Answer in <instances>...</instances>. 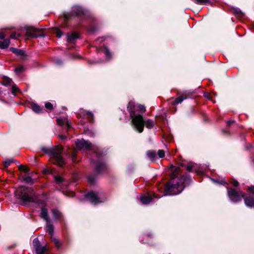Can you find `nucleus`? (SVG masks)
I'll use <instances>...</instances> for the list:
<instances>
[{
	"label": "nucleus",
	"instance_id": "7",
	"mask_svg": "<svg viewBox=\"0 0 254 254\" xmlns=\"http://www.w3.org/2000/svg\"><path fill=\"white\" fill-rule=\"evenodd\" d=\"M76 147L78 149L90 150L91 149L92 145L89 142L84 139H77L75 141Z\"/></svg>",
	"mask_w": 254,
	"mask_h": 254
},
{
	"label": "nucleus",
	"instance_id": "44",
	"mask_svg": "<svg viewBox=\"0 0 254 254\" xmlns=\"http://www.w3.org/2000/svg\"><path fill=\"white\" fill-rule=\"evenodd\" d=\"M187 170H188L189 171H190L192 169V166L191 165H188L187 166Z\"/></svg>",
	"mask_w": 254,
	"mask_h": 254
},
{
	"label": "nucleus",
	"instance_id": "13",
	"mask_svg": "<svg viewBox=\"0 0 254 254\" xmlns=\"http://www.w3.org/2000/svg\"><path fill=\"white\" fill-rule=\"evenodd\" d=\"M245 204L249 207L254 206V197L249 196L245 198Z\"/></svg>",
	"mask_w": 254,
	"mask_h": 254
},
{
	"label": "nucleus",
	"instance_id": "36",
	"mask_svg": "<svg viewBox=\"0 0 254 254\" xmlns=\"http://www.w3.org/2000/svg\"><path fill=\"white\" fill-rule=\"evenodd\" d=\"M56 35L58 38H60L63 35V33L59 29H57L56 31Z\"/></svg>",
	"mask_w": 254,
	"mask_h": 254
},
{
	"label": "nucleus",
	"instance_id": "17",
	"mask_svg": "<svg viewBox=\"0 0 254 254\" xmlns=\"http://www.w3.org/2000/svg\"><path fill=\"white\" fill-rule=\"evenodd\" d=\"M52 211L53 217L55 219H58L62 217V214L59 210L57 209H53Z\"/></svg>",
	"mask_w": 254,
	"mask_h": 254
},
{
	"label": "nucleus",
	"instance_id": "33",
	"mask_svg": "<svg viewBox=\"0 0 254 254\" xmlns=\"http://www.w3.org/2000/svg\"><path fill=\"white\" fill-rule=\"evenodd\" d=\"M45 107L46 108H47V109H49V110H52L53 109V105L50 103V102H47L45 104Z\"/></svg>",
	"mask_w": 254,
	"mask_h": 254
},
{
	"label": "nucleus",
	"instance_id": "1",
	"mask_svg": "<svg viewBox=\"0 0 254 254\" xmlns=\"http://www.w3.org/2000/svg\"><path fill=\"white\" fill-rule=\"evenodd\" d=\"M179 168L178 167H172V180L165 185L164 194L162 195H155L154 193L143 194L140 197L141 202L143 204H147L151 201L153 198H160L166 194L175 195L180 193L183 190L186 183L189 181V178L184 176L178 178L177 177L179 173Z\"/></svg>",
	"mask_w": 254,
	"mask_h": 254
},
{
	"label": "nucleus",
	"instance_id": "26",
	"mask_svg": "<svg viewBox=\"0 0 254 254\" xmlns=\"http://www.w3.org/2000/svg\"><path fill=\"white\" fill-rule=\"evenodd\" d=\"M136 109L140 112H145V107L141 105H138L136 106Z\"/></svg>",
	"mask_w": 254,
	"mask_h": 254
},
{
	"label": "nucleus",
	"instance_id": "37",
	"mask_svg": "<svg viewBox=\"0 0 254 254\" xmlns=\"http://www.w3.org/2000/svg\"><path fill=\"white\" fill-rule=\"evenodd\" d=\"M66 195L69 197H73L75 195V193L73 191H69L67 192V193H66Z\"/></svg>",
	"mask_w": 254,
	"mask_h": 254
},
{
	"label": "nucleus",
	"instance_id": "6",
	"mask_svg": "<svg viewBox=\"0 0 254 254\" xmlns=\"http://www.w3.org/2000/svg\"><path fill=\"white\" fill-rule=\"evenodd\" d=\"M41 217L47 222L46 228L49 234L52 235L53 234V226L51 224L48 216V210L45 208H42L41 212Z\"/></svg>",
	"mask_w": 254,
	"mask_h": 254
},
{
	"label": "nucleus",
	"instance_id": "32",
	"mask_svg": "<svg viewBox=\"0 0 254 254\" xmlns=\"http://www.w3.org/2000/svg\"><path fill=\"white\" fill-rule=\"evenodd\" d=\"M55 181L57 183H62L63 182L64 180H63V178L60 176H56L55 177Z\"/></svg>",
	"mask_w": 254,
	"mask_h": 254
},
{
	"label": "nucleus",
	"instance_id": "35",
	"mask_svg": "<svg viewBox=\"0 0 254 254\" xmlns=\"http://www.w3.org/2000/svg\"><path fill=\"white\" fill-rule=\"evenodd\" d=\"M88 181L91 184H93L95 182V178L92 176H89L88 177Z\"/></svg>",
	"mask_w": 254,
	"mask_h": 254
},
{
	"label": "nucleus",
	"instance_id": "28",
	"mask_svg": "<svg viewBox=\"0 0 254 254\" xmlns=\"http://www.w3.org/2000/svg\"><path fill=\"white\" fill-rule=\"evenodd\" d=\"M24 180L25 182H26L27 183H33L32 179L30 176L25 177L24 178Z\"/></svg>",
	"mask_w": 254,
	"mask_h": 254
},
{
	"label": "nucleus",
	"instance_id": "40",
	"mask_svg": "<svg viewBox=\"0 0 254 254\" xmlns=\"http://www.w3.org/2000/svg\"><path fill=\"white\" fill-rule=\"evenodd\" d=\"M249 190L252 193H254V186L249 187Z\"/></svg>",
	"mask_w": 254,
	"mask_h": 254
},
{
	"label": "nucleus",
	"instance_id": "46",
	"mask_svg": "<svg viewBox=\"0 0 254 254\" xmlns=\"http://www.w3.org/2000/svg\"><path fill=\"white\" fill-rule=\"evenodd\" d=\"M59 137L61 139H64V138H65V136L64 135H59Z\"/></svg>",
	"mask_w": 254,
	"mask_h": 254
},
{
	"label": "nucleus",
	"instance_id": "27",
	"mask_svg": "<svg viewBox=\"0 0 254 254\" xmlns=\"http://www.w3.org/2000/svg\"><path fill=\"white\" fill-rule=\"evenodd\" d=\"M24 70V67L23 66H18L15 69V72L17 73H21Z\"/></svg>",
	"mask_w": 254,
	"mask_h": 254
},
{
	"label": "nucleus",
	"instance_id": "5",
	"mask_svg": "<svg viewBox=\"0 0 254 254\" xmlns=\"http://www.w3.org/2000/svg\"><path fill=\"white\" fill-rule=\"evenodd\" d=\"M227 193L230 199L234 202L240 201L245 195L242 191L238 192L233 189H228Z\"/></svg>",
	"mask_w": 254,
	"mask_h": 254
},
{
	"label": "nucleus",
	"instance_id": "43",
	"mask_svg": "<svg viewBox=\"0 0 254 254\" xmlns=\"http://www.w3.org/2000/svg\"><path fill=\"white\" fill-rule=\"evenodd\" d=\"M236 13L237 14H238V15H241V16H242V15H243L242 12L240 10H236Z\"/></svg>",
	"mask_w": 254,
	"mask_h": 254
},
{
	"label": "nucleus",
	"instance_id": "8",
	"mask_svg": "<svg viewBox=\"0 0 254 254\" xmlns=\"http://www.w3.org/2000/svg\"><path fill=\"white\" fill-rule=\"evenodd\" d=\"M78 115L83 118H86L89 122H91L93 119V114L90 111H87L83 109L79 110Z\"/></svg>",
	"mask_w": 254,
	"mask_h": 254
},
{
	"label": "nucleus",
	"instance_id": "14",
	"mask_svg": "<svg viewBox=\"0 0 254 254\" xmlns=\"http://www.w3.org/2000/svg\"><path fill=\"white\" fill-rule=\"evenodd\" d=\"M78 37V34L76 33H72L70 34H68L67 35V40L69 42H73Z\"/></svg>",
	"mask_w": 254,
	"mask_h": 254
},
{
	"label": "nucleus",
	"instance_id": "41",
	"mask_svg": "<svg viewBox=\"0 0 254 254\" xmlns=\"http://www.w3.org/2000/svg\"><path fill=\"white\" fill-rule=\"evenodd\" d=\"M5 37L4 34L2 32H0V39H4Z\"/></svg>",
	"mask_w": 254,
	"mask_h": 254
},
{
	"label": "nucleus",
	"instance_id": "20",
	"mask_svg": "<svg viewBox=\"0 0 254 254\" xmlns=\"http://www.w3.org/2000/svg\"><path fill=\"white\" fill-rule=\"evenodd\" d=\"M32 110L37 113H39L40 112L41 109L40 108V107L37 104H33L31 105Z\"/></svg>",
	"mask_w": 254,
	"mask_h": 254
},
{
	"label": "nucleus",
	"instance_id": "24",
	"mask_svg": "<svg viewBox=\"0 0 254 254\" xmlns=\"http://www.w3.org/2000/svg\"><path fill=\"white\" fill-rule=\"evenodd\" d=\"M33 244L35 250L41 247L40 242L37 238H36L33 240Z\"/></svg>",
	"mask_w": 254,
	"mask_h": 254
},
{
	"label": "nucleus",
	"instance_id": "34",
	"mask_svg": "<svg viewBox=\"0 0 254 254\" xmlns=\"http://www.w3.org/2000/svg\"><path fill=\"white\" fill-rule=\"evenodd\" d=\"M209 0H195L196 2L199 4H204L209 2Z\"/></svg>",
	"mask_w": 254,
	"mask_h": 254
},
{
	"label": "nucleus",
	"instance_id": "15",
	"mask_svg": "<svg viewBox=\"0 0 254 254\" xmlns=\"http://www.w3.org/2000/svg\"><path fill=\"white\" fill-rule=\"evenodd\" d=\"M10 44L9 39H5L3 41H0V48L4 49L7 48Z\"/></svg>",
	"mask_w": 254,
	"mask_h": 254
},
{
	"label": "nucleus",
	"instance_id": "21",
	"mask_svg": "<svg viewBox=\"0 0 254 254\" xmlns=\"http://www.w3.org/2000/svg\"><path fill=\"white\" fill-rule=\"evenodd\" d=\"M148 157L152 160H153L156 157V153L154 151H148L147 152Z\"/></svg>",
	"mask_w": 254,
	"mask_h": 254
},
{
	"label": "nucleus",
	"instance_id": "29",
	"mask_svg": "<svg viewBox=\"0 0 254 254\" xmlns=\"http://www.w3.org/2000/svg\"><path fill=\"white\" fill-rule=\"evenodd\" d=\"M158 155L160 158H163L165 156V151L160 149L158 151Z\"/></svg>",
	"mask_w": 254,
	"mask_h": 254
},
{
	"label": "nucleus",
	"instance_id": "10",
	"mask_svg": "<svg viewBox=\"0 0 254 254\" xmlns=\"http://www.w3.org/2000/svg\"><path fill=\"white\" fill-rule=\"evenodd\" d=\"M86 197L88 198L92 203L97 204L101 202L99 200V198L97 194L91 191L88 192L86 195Z\"/></svg>",
	"mask_w": 254,
	"mask_h": 254
},
{
	"label": "nucleus",
	"instance_id": "30",
	"mask_svg": "<svg viewBox=\"0 0 254 254\" xmlns=\"http://www.w3.org/2000/svg\"><path fill=\"white\" fill-rule=\"evenodd\" d=\"M19 170L23 171V172H27L29 171L28 168L24 165H20L19 166Z\"/></svg>",
	"mask_w": 254,
	"mask_h": 254
},
{
	"label": "nucleus",
	"instance_id": "47",
	"mask_svg": "<svg viewBox=\"0 0 254 254\" xmlns=\"http://www.w3.org/2000/svg\"><path fill=\"white\" fill-rule=\"evenodd\" d=\"M105 53L107 56H108L110 54L109 51L108 50H106L105 51Z\"/></svg>",
	"mask_w": 254,
	"mask_h": 254
},
{
	"label": "nucleus",
	"instance_id": "48",
	"mask_svg": "<svg viewBox=\"0 0 254 254\" xmlns=\"http://www.w3.org/2000/svg\"><path fill=\"white\" fill-rule=\"evenodd\" d=\"M233 122V121H229L227 122V124L228 125H230L231 124H232Z\"/></svg>",
	"mask_w": 254,
	"mask_h": 254
},
{
	"label": "nucleus",
	"instance_id": "23",
	"mask_svg": "<svg viewBox=\"0 0 254 254\" xmlns=\"http://www.w3.org/2000/svg\"><path fill=\"white\" fill-rule=\"evenodd\" d=\"M53 234H54V233ZM53 235H51V239H52V241L54 242L57 248H60L61 246V242L58 239H57L55 238H53Z\"/></svg>",
	"mask_w": 254,
	"mask_h": 254
},
{
	"label": "nucleus",
	"instance_id": "16",
	"mask_svg": "<svg viewBox=\"0 0 254 254\" xmlns=\"http://www.w3.org/2000/svg\"><path fill=\"white\" fill-rule=\"evenodd\" d=\"M187 98V96L186 95H182L179 96L178 98L176 99L174 101L172 102V104L173 105L178 104L179 103H181L184 100Z\"/></svg>",
	"mask_w": 254,
	"mask_h": 254
},
{
	"label": "nucleus",
	"instance_id": "42",
	"mask_svg": "<svg viewBox=\"0 0 254 254\" xmlns=\"http://www.w3.org/2000/svg\"><path fill=\"white\" fill-rule=\"evenodd\" d=\"M64 17L65 19H69L70 17V14L69 13H66L64 14Z\"/></svg>",
	"mask_w": 254,
	"mask_h": 254
},
{
	"label": "nucleus",
	"instance_id": "9",
	"mask_svg": "<svg viewBox=\"0 0 254 254\" xmlns=\"http://www.w3.org/2000/svg\"><path fill=\"white\" fill-rule=\"evenodd\" d=\"M2 84L4 86H11L12 88V92L14 93L18 90V88L13 84L12 80L7 77H4L2 80Z\"/></svg>",
	"mask_w": 254,
	"mask_h": 254
},
{
	"label": "nucleus",
	"instance_id": "4",
	"mask_svg": "<svg viewBox=\"0 0 254 254\" xmlns=\"http://www.w3.org/2000/svg\"><path fill=\"white\" fill-rule=\"evenodd\" d=\"M16 194L24 202H35L36 196L31 188L20 187L16 190Z\"/></svg>",
	"mask_w": 254,
	"mask_h": 254
},
{
	"label": "nucleus",
	"instance_id": "11",
	"mask_svg": "<svg viewBox=\"0 0 254 254\" xmlns=\"http://www.w3.org/2000/svg\"><path fill=\"white\" fill-rule=\"evenodd\" d=\"M57 124L60 126L65 125L66 129H68L71 127V125L65 118H58L57 119Z\"/></svg>",
	"mask_w": 254,
	"mask_h": 254
},
{
	"label": "nucleus",
	"instance_id": "2",
	"mask_svg": "<svg viewBox=\"0 0 254 254\" xmlns=\"http://www.w3.org/2000/svg\"><path fill=\"white\" fill-rule=\"evenodd\" d=\"M133 106V103L129 102L127 110L130 114L132 125L135 129L139 133H141L143 131L144 126L149 129L152 128L154 126L153 121L150 119L144 121L142 116L139 114H136L132 110V107Z\"/></svg>",
	"mask_w": 254,
	"mask_h": 254
},
{
	"label": "nucleus",
	"instance_id": "45",
	"mask_svg": "<svg viewBox=\"0 0 254 254\" xmlns=\"http://www.w3.org/2000/svg\"><path fill=\"white\" fill-rule=\"evenodd\" d=\"M72 158L73 161L75 162V158H76V155H75L74 152L72 154Z\"/></svg>",
	"mask_w": 254,
	"mask_h": 254
},
{
	"label": "nucleus",
	"instance_id": "38",
	"mask_svg": "<svg viewBox=\"0 0 254 254\" xmlns=\"http://www.w3.org/2000/svg\"><path fill=\"white\" fill-rule=\"evenodd\" d=\"M231 183L234 186V187H237L239 185V182L237 181L236 180H233Z\"/></svg>",
	"mask_w": 254,
	"mask_h": 254
},
{
	"label": "nucleus",
	"instance_id": "12",
	"mask_svg": "<svg viewBox=\"0 0 254 254\" xmlns=\"http://www.w3.org/2000/svg\"><path fill=\"white\" fill-rule=\"evenodd\" d=\"M107 169V166L106 164L103 162H99L96 164V171L98 173H101Z\"/></svg>",
	"mask_w": 254,
	"mask_h": 254
},
{
	"label": "nucleus",
	"instance_id": "31",
	"mask_svg": "<svg viewBox=\"0 0 254 254\" xmlns=\"http://www.w3.org/2000/svg\"><path fill=\"white\" fill-rule=\"evenodd\" d=\"M19 37L20 34L16 32H13L10 35V38L14 39H17Z\"/></svg>",
	"mask_w": 254,
	"mask_h": 254
},
{
	"label": "nucleus",
	"instance_id": "3",
	"mask_svg": "<svg viewBox=\"0 0 254 254\" xmlns=\"http://www.w3.org/2000/svg\"><path fill=\"white\" fill-rule=\"evenodd\" d=\"M42 150L50 156L51 161L59 166H63L64 164V161L63 158V147L57 145L51 148H42Z\"/></svg>",
	"mask_w": 254,
	"mask_h": 254
},
{
	"label": "nucleus",
	"instance_id": "39",
	"mask_svg": "<svg viewBox=\"0 0 254 254\" xmlns=\"http://www.w3.org/2000/svg\"><path fill=\"white\" fill-rule=\"evenodd\" d=\"M75 13L76 15H79L82 13V10L80 8H79L78 10V11L75 12Z\"/></svg>",
	"mask_w": 254,
	"mask_h": 254
},
{
	"label": "nucleus",
	"instance_id": "19",
	"mask_svg": "<svg viewBox=\"0 0 254 254\" xmlns=\"http://www.w3.org/2000/svg\"><path fill=\"white\" fill-rule=\"evenodd\" d=\"M10 51H11L13 53L16 54L17 55L23 56L24 54L23 51L21 50L17 49L14 48H10Z\"/></svg>",
	"mask_w": 254,
	"mask_h": 254
},
{
	"label": "nucleus",
	"instance_id": "25",
	"mask_svg": "<svg viewBox=\"0 0 254 254\" xmlns=\"http://www.w3.org/2000/svg\"><path fill=\"white\" fill-rule=\"evenodd\" d=\"M34 30L32 29V30L31 31H28L27 32V36L28 37H30V38H36L38 37V35H36V34L34 33Z\"/></svg>",
	"mask_w": 254,
	"mask_h": 254
},
{
	"label": "nucleus",
	"instance_id": "18",
	"mask_svg": "<svg viewBox=\"0 0 254 254\" xmlns=\"http://www.w3.org/2000/svg\"><path fill=\"white\" fill-rule=\"evenodd\" d=\"M47 251L48 248L46 246L40 247L36 250L37 254H45Z\"/></svg>",
	"mask_w": 254,
	"mask_h": 254
},
{
	"label": "nucleus",
	"instance_id": "22",
	"mask_svg": "<svg viewBox=\"0 0 254 254\" xmlns=\"http://www.w3.org/2000/svg\"><path fill=\"white\" fill-rule=\"evenodd\" d=\"M13 162V159H6L3 162V166L4 168L8 167Z\"/></svg>",
	"mask_w": 254,
	"mask_h": 254
}]
</instances>
